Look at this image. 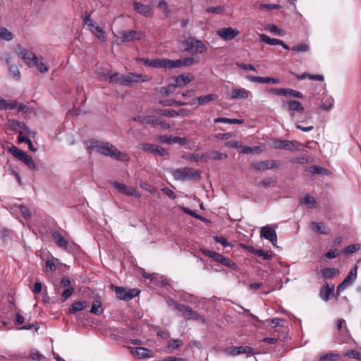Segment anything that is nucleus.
Instances as JSON below:
<instances>
[{
  "instance_id": "a18cd8bd",
  "label": "nucleus",
  "mask_w": 361,
  "mask_h": 361,
  "mask_svg": "<svg viewBox=\"0 0 361 361\" xmlns=\"http://www.w3.org/2000/svg\"><path fill=\"white\" fill-rule=\"evenodd\" d=\"M158 7L166 18H169L171 16V11L168 8V4L166 1L160 0L158 4Z\"/></svg>"
},
{
  "instance_id": "473e14b6",
  "label": "nucleus",
  "mask_w": 361,
  "mask_h": 361,
  "mask_svg": "<svg viewBox=\"0 0 361 361\" xmlns=\"http://www.w3.org/2000/svg\"><path fill=\"white\" fill-rule=\"evenodd\" d=\"M339 272L336 268H325L321 270L322 276L324 279H332Z\"/></svg>"
},
{
  "instance_id": "0eeeda50",
  "label": "nucleus",
  "mask_w": 361,
  "mask_h": 361,
  "mask_svg": "<svg viewBox=\"0 0 361 361\" xmlns=\"http://www.w3.org/2000/svg\"><path fill=\"white\" fill-rule=\"evenodd\" d=\"M111 185L121 193L127 196L140 197L141 195L135 188L128 187L124 183L114 181Z\"/></svg>"
},
{
  "instance_id": "49530a36",
  "label": "nucleus",
  "mask_w": 361,
  "mask_h": 361,
  "mask_svg": "<svg viewBox=\"0 0 361 361\" xmlns=\"http://www.w3.org/2000/svg\"><path fill=\"white\" fill-rule=\"evenodd\" d=\"M307 171L315 174H328L329 171L323 167L313 166L307 169Z\"/></svg>"
},
{
  "instance_id": "c756f323",
  "label": "nucleus",
  "mask_w": 361,
  "mask_h": 361,
  "mask_svg": "<svg viewBox=\"0 0 361 361\" xmlns=\"http://www.w3.org/2000/svg\"><path fill=\"white\" fill-rule=\"evenodd\" d=\"M358 267L355 265L350 271L348 272L347 276L345 278V283L351 285L357 278Z\"/></svg>"
},
{
  "instance_id": "20e7f679",
  "label": "nucleus",
  "mask_w": 361,
  "mask_h": 361,
  "mask_svg": "<svg viewBox=\"0 0 361 361\" xmlns=\"http://www.w3.org/2000/svg\"><path fill=\"white\" fill-rule=\"evenodd\" d=\"M138 61L142 63L145 66L152 67L154 68H169L171 69V60L168 59H145L140 58L137 59Z\"/></svg>"
},
{
  "instance_id": "de8ad7c7",
  "label": "nucleus",
  "mask_w": 361,
  "mask_h": 361,
  "mask_svg": "<svg viewBox=\"0 0 361 361\" xmlns=\"http://www.w3.org/2000/svg\"><path fill=\"white\" fill-rule=\"evenodd\" d=\"M157 146L158 145H156L146 143V144H143L142 145V149L145 152H147L148 153L157 154Z\"/></svg>"
},
{
  "instance_id": "dca6fc26",
  "label": "nucleus",
  "mask_w": 361,
  "mask_h": 361,
  "mask_svg": "<svg viewBox=\"0 0 361 361\" xmlns=\"http://www.w3.org/2000/svg\"><path fill=\"white\" fill-rule=\"evenodd\" d=\"M310 228L316 233L326 235L330 233V228L322 222H311Z\"/></svg>"
},
{
  "instance_id": "58836bf2",
  "label": "nucleus",
  "mask_w": 361,
  "mask_h": 361,
  "mask_svg": "<svg viewBox=\"0 0 361 361\" xmlns=\"http://www.w3.org/2000/svg\"><path fill=\"white\" fill-rule=\"evenodd\" d=\"M334 100L331 97H326L322 101L321 107L324 110L329 111L334 105Z\"/></svg>"
},
{
  "instance_id": "6ab92c4d",
  "label": "nucleus",
  "mask_w": 361,
  "mask_h": 361,
  "mask_svg": "<svg viewBox=\"0 0 361 361\" xmlns=\"http://www.w3.org/2000/svg\"><path fill=\"white\" fill-rule=\"evenodd\" d=\"M334 295V286L324 285L320 290V297L324 301L329 300Z\"/></svg>"
},
{
  "instance_id": "5fc2aeb1",
  "label": "nucleus",
  "mask_w": 361,
  "mask_h": 361,
  "mask_svg": "<svg viewBox=\"0 0 361 361\" xmlns=\"http://www.w3.org/2000/svg\"><path fill=\"white\" fill-rule=\"evenodd\" d=\"M360 249V244H353L348 247H346L343 250V253L345 255L352 254L353 252H355L356 251L359 250Z\"/></svg>"
},
{
  "instance_id": "37998d69",
  "label": "nucleus",
  "mask_w": 361,
  "mask_h": 361,
  "mask_svg": "<svg viewBox=\"0 0 361 361\" xmlns=\"http://www.w3.org/2000/svg\"><path fill=\"white\" fill-rule=\"evenodd\" d=\"M21 161H23L27 167H29L30 169H32L33 170H38V167L35 164L33 159L32 158V157H30V155H28L27 154V155L21 160Z\"/></svg>"
},
{
  "instance_id": "6e6552de",
  "label": "nucleus",
  "mask_w": 361,
  "mask_h": 361,
  "mask_svg": "<svg viewBox=\"0 0 361 361\" xmlns=\"http://www.w3.org/2000/svg\"><path fill=\"white\" fill-rule=\"evenodd\" d=\"M124 85L131 86L141 82H147L149 80L147 75L129 73L127 75H124Z\"/></svg>"
},
{
  "instance_id": "72a5a7b5",
  "label": "nucleus",
  "mask_w": 361,
  "mask_h": 361,
  "mask_svg": "<svg viewBox=\"0 0 361 361\" xmlns=\"http://www.w3.org/2000/svg\"><path fill=\"white\" fill-rule=\"evenodd\" d=\"M86 307L85 301H79L73 302L69 309L70 314H75L77 312L82 310Z\"/></svg>"
},
{
  "instance_id": "4be33fe9",
  "label": "nucleus",
  "mask_w": 361,
  "mask_h": 361,
  "mask_svg": "<svg viewBox=\"0 0 361 361\" xmlns=\"http://www.w3.org/2000/svg\"><path fill=\"white\" fill-rule=\"evenodd\" d=\"M285 105L287 106L292 116H293L295 111L302 112L304 110V107L302 104L297 100H289L285 104Z\"/></svg>"
},
{
  "instance_id": "e433bc0d",
  "label": "nucleus",
  "mask_w": 361,
  "mask_h": 361,
  "mask_svg": "<svg viewBox=\"0 0 361 361\" xmlns=\"http://www.w3.org/2000/svg\"><path fill=\"white\" fill-rule=\"evenodd\" d=\"M9 128L12 130L18 131L19 134H23L22 127L24 126V123L16 120L9 121Z\"/></svg>"
},
{
  "instance_id": "0e129e2a",
  "label": "nucleus",
  "mask_w": 361,
  "mask_h": 361,
  "mask_svg": "<svg viewBox=\"0 0 361 361\" xmlns=\"http://www.w3.org/2000/svg\"><path fill=\"white\" fill-rule=\"evenodd\" d=\"M225 8L222 6H217L214 7H209L207 9V12L209 13H216L220 14L224 12Z\"/></svg>"
},
{
  "instance_id": "f257e3e1",
  "label": "nucleus",
  "mask_w": 361,
  "mask_h": 361,
  "mask_svg": "<svg viewBox=\"0 0 361 361\" xmlns=\"http://www.w3.org/2000/svg\"><path fill=\"white\" fill-rule=\"evenodd\" d=\"M93 147L96 149L97 152L109 156L116 160L124 161L127 159L126 154L121 152L114 145L108 142H97Z\"/></svg>"
},
{
  "instance_id": "ea45409f",
  "label": "nucleus",
  "mask_w": 361,
  "mask_h": 361,
  "mask_svg": "<svg viewBox=\"0 0 361 361\" xmlns=\"http://www.w3.org/2000/svg\"><path fill=\"white\" fill-rule=\"evenodd\" d=\"M300 202L305 204L310 209L315 207L317 204L316 199L310 195H306Z\"/></svg>"
},
{
  "instance_id": "a19ab883",
  "label": "nucleus",
  "mask_w": 361,
  "mask_h": 361,
  "mask_svg": "<svg viewBox=\"0 0 361 361\" xmlns=\"http://www.w3.org/2000/svg\"><path fill=\"white\" fill-rule=\"evenodd\" d=\"M10 152L20 161H21L27 155V153L13 145L10 148Z\"/></svg>"
},
{
  "instance_id": "ddd939ff",
  "label": "nucleus",
  "mask_w": 361,
  "mask_h": 361,
  "mask_svg": "<svg viewBox=\"0 0 361 361\" xmlns=\"http://www.w3.org/2000/svg\"><path fill=\"white\" fill-rule=\"evenodd\" d=\"M298 144L297 141L274 140L273 147L276 149H283L287 150H293Z\"/></svg>"
},
{
  "instance_id": "c9c22d12",
  "label": "nucleus",
  "mask_w": 361,
  "mask_h": 361,
  "mask_svg": "<svg viewBox=\"0 0 361 361\" xmlns=\"http://www.w3.org/2000/svg\"><path fill=\"white\" fill-rule=\"evenodd\" d=\"M124 75L119 73H114L109 76V82L124 85Z\"/></svg>"
},
{
  "instance_id": "2eb2a0df",
  "label": "nucleus",
  "mask_w": 361,
  "mask_h": 361,
  "mask_svg": "<svg viewBox=\"0 0 361 361\" xmlns=\"http://www.w3.org/2000/svg\"><path fill=\"white\" fill-rule=\"evenodd\" d=\"M133 8L138 13L145 17H152L153 15L152 8L149 5H145L139 2H134Z\"/></svg>"
},
{
  "instance_id": "3c124183",
  "label": "nucleus",
  "mask_w": 361,
  "mask_h": 361,
  "mask_svg": "<svg viewBox=\"0 0 361 361\" xmlns=\"http://www.w3.org/2000/svg\"><path fill=\"white\" fill-rule=\"evenodd\" d=\"M160 104H163L164 106H185V105L187 104V103H185V102H178V101H176L175 99H169V100L160 102Z\"/></svg>"
},
{
  "instance_id": "bb28decb",
  "label": "nucleus",
  "mask_w": 361,
  "mask_h": 361,
  "mask_svg": "<svg viewBox=\"0 0 361 361\" xmlns=\"http://www.w3.org/2000/svg\"><path fill=\"white\" fill-rule=\"evenodd\" d=\"M91 32L101 41H106V36L104 30L97 25L94 24L92 27H90Z\"/></svg>"
},
{
  "instance_id": "2f4dec72",
  "label": "nucleus",
  "mask_w": 361,
  "mask_h": 361,
  "mask_svg": "<svg viewBox=\"0 0 361 361\" xmlns=\"http://www.w3.org/2000/svg\"><path fill=\"white\" fill-rule=\"evenodd\" d=\"M153 115L142 116L138 115L133 117V120L140 123L152 124L153 123Z\"/></svg>"
},
{
  "instance_id": "412c9836",
  "label": "nucleus",
  "mask_w": 361,
  "mask_h": 361,
  "mask_svg": "<svg viewBox=\"0 0 361 361\" xmlns=\"http://www.w3.org/2000/svg\"><path fill=\"white\" fill-rule=\"evenodd\" d=\"M247 79L252 82H258V83L272 82L273 84H277L279 82V80L278 79L274 78H268V77L248 75V76H247Z\"/></svg>"
},
{
  "instance_id": "13d9d810",
  "label": "nucleus",
  "mask_w": 361,
  "mask_h": 361,
  "mask_svg": "<svg viewBox=\"0 0 361 361\" xmlns=\"http://www.w3.org/2000/svg\"><path fill=\"white\" fill-rule=\"evenodd\" d=\"M209 157L210 159L214 160H221L227 158V155L226 154H223L217 151H214L211 152Z\"/></svg>"
},
{
  "instance_id": "8fccbe9b",
  "label": "nucleus",
  "mask_w": 361,
  "mask_h": 361,
  "mask_svg": "<svg viewBox=\"0 0 361 361\" xmlns=\"http://www.w3.org/2000/svg\"><path fill=\"white\" fill-rule=\"evenodd\" d=\"M343 355L345 357H348L350 358H353L361 361L360 354L359 353L358 351L355 350H347L344 353Z\"/></svg>"
},
{
  "instance_id": "09e8293b",
  "label": "nucleus",
  "mask_w": 361,
  "mask_h": 361,
  "mask_svg": "<svg viewBox=\"0 0 361 361\" xmlns=\"http://www.w3.org/2000/svg\"><path fill=\"white\" fill-rule=\"evenodd\" d=\"M0 38L6 41H10L13 38V35L6 28L0 30Z\"/></svg>"
},
{
  "instance_id": "7c9ffc66",
  "label": "nucleus",
  "mask_w": 361,
  "mask_h": 361,
  "mask_svg": "<svg viewBox=\"0 0 361 361\" xmlns=\"http://www.w3.org/2000/svg\"><path fill=\"white\" fill-rule=\"evenodd\" d=\"M111 288L115 291L117 298H118L119 299L123 300H126V301L128 300H127L128 294H127L126 289H125L123 287L115 286H112Z\"/></svg>"
},
{
  "instance_id": "393cba45",
  "label": "nucleus",
  "mask_w": 361,
  "mask_h": 361,
  "mask_svg": "<svg viewBox=\"0 0 361 361\" xmlns=\"http://www.w3.org/2000/svg\"><path fill=\"white\" fill-rule=\"evenodd\" d=\"M214 255V260L217 262H219L221 263V264H224L226 267H235V264L234 262H233L231 259H229L228 258H226L225 257H224L223 255L219 254V253H216V254H213Z\"/></svg>"
},
{
  "instance_id": "f704fd0d",
  "label": "nucleus",
  "mask_w": 361,
  "mask_h": 361,
  "mask_svg": "<svg viewBox=\"0 0 361 361\" xmlns=\"http://www.w3.org/2000/svg\"><path fill=\"white\" fill-rule=\"evenodd\" d=\"M214 123H226L229 124H242L243 123V120L237 119V118H216L214 119Z\"/></svg>"
},
{
  "instance_id": "f03ea898",
  "label": "nucleus",
  "mask_w": 361,
  "mask_h": 361,
  "mask_svg": "<svg viewBox=\"0 0 361 361\" xmlns=\"http://www.w3.org/2000/svg\"><path fill=\"white\" fill-rule=\"evenodd\" d=\"M171 175L176 180H192L200 179V175L197 170L192 168H181L171 171Z\"/></svg>"
},
{
  "instance_id": "a878e982",
  "label": "nucleus",
  "mask_w": 361,
  "mask_h": 361,
  "mask_svg": "<svg viewBox=\"0 0 361 361\" xmlns=\"http://www.w3.org/2000/svg\"><path fill=\"white\" fill-rule=\"evenodd\" d=\"M133 354H135L139 358H147L152 357V351L142 347H137L134 348L133 351Z\"/></svg>"
},
{
  "instance_id": "bf43d9fd",
  "label": "nucleus",
  "mask_w": 361,
  "mask_h": 361,
  "mask_svg": "<svg viewBox=\"0 0 361 361\" xmlns=\"http://www.w3.org/2000/svg\"><path fill=\"white\" fill-rule=\"evenodd\" d=\"M340 359V355L336 354V353H329L324 355L320 357L319 360L320 361H324V360H337Z\"/></svg>"
},
{
  "instance_id": "5701e85b",
  "label": "nucleus",
  "mask_w": 361,
  "mask_h": 361,
  "mask_svg": "<svg viewBox=\"0 0 361 361\" xmlns=\"http://www.w3.org/2000/svg\"><path fill=\"white\" fill-rule=\"evenodd\" d=\"M193 77L190 76L189 75H180L175 78V85L176 87H181L189 83L192 81Z\"/></svg>"
},
{
  "instance_id": "cd10ccee",
  "label": "nucleus",
  "mask_w": 361,
  "mask_h": 361,
  "mask_svg": "<svg viewBox=\"0 0 361 361\" xmlns=\"http://www.w3.org/2000/svg\"><path fill=\"white\" fill-rule=\"evenodd\" d=\"M217 96L214 94H209L207 95H202L197 97L196 100L198 105H204L208 104L210 102L215 100Z\"/></svg>"
},
{
  "instance_id": "7ed1b4c3",
  "label": "nucleus",
  "mask_w": 361,
  "mask_h": 361,
  "mask_svg": "<svg viewBox=\"0 0 361 361\" xmlns=\"http://www.w3.org/2000/svg\"><path fill=\"white\" fill-rule=\"evenodd\" d=\"M185 51L190 53H204L207 51V46L199 39L188 37L183 42Z\"/></svg>"
},
{
  "instance_id": "e2e57ef3",
  "label": "nucleus",
  "mask_w": 361,
  "mask_h": 361,
  "mask_svg": "<svg viewBox=\"0 0 361 361\" xmlns=\"http://www.w3.org/2000/svg\"><path fill=\"white\" fill-rule=\"evenodd\" d=\"M290 95L295 98H302V94L297 90L293 89H286L283 96Z\"/></svg>"
},
{
  "instance_id": "c85d7f7f",
  "label": "nucleus",
  "mask_w": 361,
  "mask_h": 361,
  "mask_svg": "<svg viewBox=\"0 0 361 361\" xmlns=\"http://www.w3.org/2000/svg\"><path fill=\"white\" fill-rule=\"evenodd\" d=\"M259 39L261 41L269 44V45H281L283 44V41L278 39L270 38L265 34H260Z\"/></svg>"
},
{
  "instance_id": "f8f14e48",
  "label": "nucleus",
  "mask_w": 361,
  "mask_h": 361,
  "mask_svg": "<svg viewBox=\"0 0 361 361\" xmlns=\"http://www.w3.org/2000/svg\"><path fill=\"white\" fill-rule=\"evenodd\" d=\"M260 235L262 238L269 240L274 246H276L277 235L274 229L269 226H264L261 228Z\"/></svg>"
},
{
  "instance_id": "79ce46f5",
  "label": "nucleus",
  "mask_w": 361,
  "mask_h": 361,
  "mask_svg": "<svg viewBox=\"0 0 361 361\" xmlns=\"http://www.w3.org/2000/svg\"><path fill=\"white\" fill-rule=\"evenodd\" d=\"M175 84H169L166 87H162L159 90V93L164 96H168L175 92L176 89Z\"/></svg>"
},
{
  "instance_id": "f3484780",
  "label": "nucleus",
  "mask_w": 361,
  "mask_h": 361,
  "mask_svg": "<svg viewBox=\"0 0 361 361\" xmlns=\"http://www.w3.org/2000/svg\"><path fill=\"white\" fill-rule=\"evenodd\" d=\"M171 69H173L175 68H180L182 66H190L197 63V61L195 60L194 58L188 57L183 59L171 60Z\"/></svg>"
},
{
  "instance_id": "c03bdc74",
  "label": "nucleus",
  "mask_w": 361,
  "mask_h": 361,
  "mask_svg": "<svg viewBox=\"0 0 361 361\" xmlns=\"http://www.w3.org/2000/svg\"><path fill=\"white\" fill-rule=\"evenodd\" d=\"M154 111L166 117L173 118L178 116L177 111L173 109H157Z\"/></svg>"
},
{
  "instance_id": "423d86ee",
  "label": "nucleus",
  "mask_w": 361,
  "mask_h": 361,
  "mask_svg": "<svg viewBox=\"0 0 361 361\" xmlns=\"http://www.w3.org/2000/svg\"><path fill=\"white\" fill-rule=\"evenodd\" d=\"M118 37L122 42H130L135 39H142L144 37V34L140 31L128 30L119 32Z\"/></svg>"
},
{
  "instance_id": "39448f33",
  "label": "nucleus",
  "mask_w": 361,
  "mask_h": 361,
  "mask_svg": "<svg viewBox=\"0 0 361 361\" xmlns=\"http://www.w3.org/2000/svg\"><path fill=\"white\" fill-rule=\"evenodd\" d=\"M226 355L230 356H236L241 354H246L247 357L256 354L255 350L247 345L243 346H230L225 350Z\"/></svg>"
},
{
  "instance_id": "4468645a",
  "label": "nucleus",
  "mask_w": 361,
  "mask_h": 361,
  "mask_svg": "<svg viewBox=\"0 0 361 361\" xmlns=\"http://www.w3.org/2000/svg\"><path fill=\"white\" fill-rule=\"evenodd\" d=\"M277 166L276 162L273 160H264L252 164V168L258 171H266Z\"/></svg>"
},
{
  "instance_id": "b1692460",
  "label": "nucleus",
  "mask_w": 361,
  "mask_h": 361,
  "mask_svg": "<svg viewBox=\"0 0 361 361\" xmlns=\"http://www.w3.org/2000/svg\"><path fill=\"white\" fill-rule=\"evenodd\" d=\"M17 107V102L16 100H7L0 97V109L12 110Z\"/></svg>"
},
{
  "instance_id": "680f3d73",
  "label": "nucleus",
  "mask_w": 361,
  "mask_h": 361,
  "mask_svg": "<svg viewBox=\"0 0 361 361\" xmlns=\"http://www.w3.org/2000/svg\"><path fill=\"white\" fill-rule=\"evenodd\" d=\"M292 50L295 51L307 52L310 50V47L307 44L302 43L293 47Z\"/></svg>"
},
{
  "instance_id": "1a4fd4ad",
  "label": "nucleus",
  "mask_w": 361,
  "mask_h": 361,
  "mask_svg": "<svg viewBox=\"0 0 361 361\" xmlns=\"http://www.w3.org/2000/svg\"><path fill=\"white\" fill-rule=\"evenodd\" d=\"M180 313L183 317L188 320H199L202 323H205V319L201 317L196 311L192 310L189 306L183 305V307H180Z\"/></svg>"
},
{
  "instance_id": "338daca9",
  "label": "nucleus",
  "mask_w": 361,
  "mask_h": 361,
  "mask_svg": "<svg viewBox=\"0 0 361 361\" xmlns=\"http://www.w3.org/2000/svg\"><path fill=\"white\" fill-rule=\"evenodd\" d=\"M19 210L21 214V215L26 219H28L31 217V214L29 211V209L23 205H20L19 207Z\"/></svg>"
},
{
  "instance_id": "aec40b11",
  "label": "nucleus",
  "mask_w": 361,
  "mask_h": 361,
  "mask_svg": "<svg viewBox=\"0 0 361 361\" xmlns=\"http://www.w3.org/2000/svg\"><path fill=\"white\" fill-rule=\"evenodd\" d=\"M52 238L54 239L58 247L66 250L68 248V243L67 240L63 237V235L57 231H51Z\"/></svg>"
},
{
  "instance_id": "052dcab7",
  "label": "nucleus",
  "mask_w": 361,
  "mask_h": 361,
  "mask_svg": "<svg viewBox=\"0 0 361 361\" xmlns=\"http://www.w3.org/2000/svg\"><path fill=\"white\" fill-rule=\"evenodd\" d=\"M259 147H255L254 148L248 146H242L240 148V152L242 154H251L253 152H257Z\"/></svg>"
},
{
  "instance_id": "603ef678",
  "label": "nucleus",
  "mask_w": 361,
  "mask_h": 361,
  "mask_svg": "<svg viewBox=\"0 0 361 361\" xmlns=\"http://www.w3.org/2000/svg\"><path fill=\"white\" fill-rule=\"evenodd\" d=\"M71 285V280L68 276H63L60 282L59 286L55 287L56 291L59 292L60 288H68Z\"/></svg>"
},
{
  "instance_id": "9d476101",
  "label": "nucleus",
  "mask_w": 361,
  "mask_h": 361,
  "mask_svg": "<svg viewBox=\"0 0 361 361\" xmlns=\"http://www.w3.org/2000/svg\"><path fill=\"white\" fill-rule=\"evenodd\" d=\"M240 32L236 28L231 27L220 28L216 31L217 35L225 41L233 39L239 35Z\"/></svg>"
},
{
  "instance_id": "6e6d98bb",
  "label": "nucleus",
  "mask_w": 361,
  "mask_h": 361,
  "mask_svg": "<svg viewBox=\"0 0 361 361\" xmlns=\"http://www.w3.org/2000/svg\"><path fill=\"white\" fill-rule=\"evenodd\" d=\"M35 66L38 71L42 73H47L48 71L47 66L43 62L39 61L37 58V60L34 61L32 66Z\"/></svg>"
},
{
  "instance_id": "774afa93",
  "label": "nucleus",
  "mask_w": 361,
  "mask_h": 361,
  "mask_svg": "<svg viewBox=\"0 0 361 361\" xmlns=\"http://www.w3.org/2000/svg\"><path fill=\"white\" fill-rule=\"evenodd\" d=\"M183 342L180 339H171L169 341L168 346L173 349L178 348L182 345Z\"/></svg>"
},
{
  "instance_id": "69168bd1",
  "label": "nucleus",
  "mask_w": 361,
  "mask_h": 361,
  "mask_svg": "<svg viewBox=\"0 0 361 361\" xmlns=\"http://www.w3.org/2000/svg\"><path fill=\"white\" fill-rule=\"evenodd\" d=\"M9 72L13 78H16V80L19 79L20 71L17 66H11L9 67Z\"/></svg>"
},
{
  "instance_id": "4c0bfd02",
  "label": "nucleus",
  "mask_w": 361,
  "mask_h": 361,
  "mask_svg": "<svg viewBox=\"0 0 361 361\" xmlns=\"http://www.w3.org/2000/svg\"><path fill=\"white\" fill-rule=\"evenodd\" d=\"M90 312L97 315H99L102 314V302L99 300H95L93 301Z\"/></svg>"
},
{
  "instance_id": "a211bd4d",
  "label": "nucleus",
  "mask_w": 361,
  "mask_h": 361,
  "mask_svg": "<svg viewBox=\"0 0 361 361\" xmlns=\"http://www.w3.org/2000/svg\"><path fill=\"white\" fill-rule=\"evenodd\" d=\"M251 95V92L244 88H237L232 91L230 98L231 99H245Z\"/></svg>"
},
{
  "instance_id": "9b49d317",
  "label": "nucleus",
  "mask_w": 361,
  "mask_h": 361,
  "mask_svg": "<svg viewBox=\"0 0 361 361\" xmlns=\"http://www.w3.org/2000/svg\"><path fill=\"white\" fill-rule=\"evenodd\" d=\"M16 54L21 57L22 60L29 66H32L34 61L37 60V56L32 51L22 48L20 46L16 49Z\"/></svg>"
},
{
  "instance_id": "4d7b16f0",
  "label": "nucleus",
  "mask_w": 361,
  "mask_h": 361,
  "mask_svg": "<svg viewBox=\"0 0 361 361\" xmlns=\"http://www.w3.org/2000/svg\"><path fill=\"white\" fill-rule=\"evenodd\" d=\"M152 125L161 126L163 129H169L170 126L161 118H157L154 116H153V123Z\"/></svg>"
},
{
  "instance_id": "864d4df0",
  "label": "nucleus",
  "mask_w": 361,
  "mask_h": 361,
  "mask_svg": "<svg viewBox=\"0 0 361 361\" xmlns=\"http://www.w3.org/2000/svg\"><path fill=\"white\" fill-rule=\"evenodd\" d=\"M74 288L73 287H68L66 289L63 290V292L61 293V301L64 302L67 299H68L74 293Z\"/></svg>"
}]
</instances>
